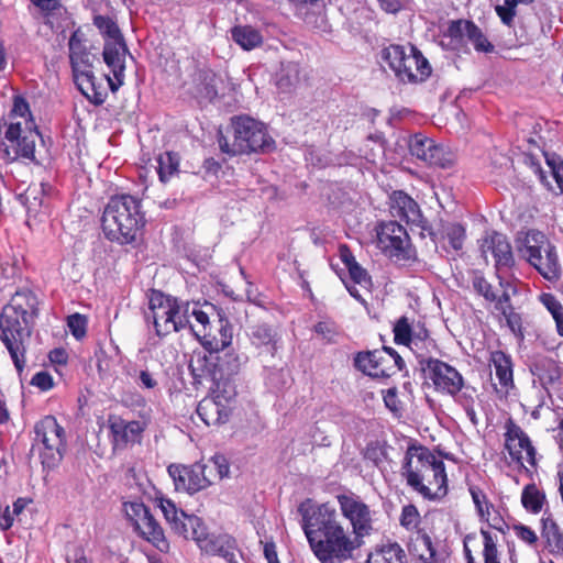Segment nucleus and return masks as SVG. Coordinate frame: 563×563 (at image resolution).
<instances>
[{"instance_id":"nucleus-1","label":"nucleus","mask_w":563,"mask_h":563,"mask_svg":"<svg viewBox=\"0 0 563 563\" xmlns=\"http://www.w3.org/2000/svg\"><path fill=\"white\" fill-rule=\"evenodd\" d=\"M340 512L350 522L344 526L336 510L328 504L318 506L310 515L302 512V529L311 551L320 563H344L352 560L363 538L374 530V512L363 499L350 492L335 496Z\"/></svg>"},{"instance_id":"nucleus-2","label":"nucleus","mask_w":563,"mask_h":563,"mask_svg":"<svg viewBox=\"0 0 563 563\" xmlns=\"http://www.w3.org/2000/svg\"><path fill=\"white\" fill-rule=\"evenodd\" d=\"M38 303L34 292L20 290L0 313V340L19 373L25 365L26 346L38 316Z\"/></svg>"},{"instance_id":"nucleus-3","label":"nucleus","mask_w":563,"mask_h":563,"mask_svg":"<svg viewBox=\"0 0 563 563\" xmlns=\"http://www.w3.org/2000/svg\"><path fill=\"white\" fill-rule=\"evenodd\" d=\"M401 475L424 498H441L448 493L444 463L427 448L411 445L407 449Z\"/></svg>"},{"instance_id":"nucleus-4","label":"nucleus","mask_w":563,"mask_h":563,"mask_svg":"<svg viewBox=\"0 0 563 563\" xmlns=\"http://www.w3.org/2000/svg\"><path fill=\"white\" fill-rule=\"evenodd\" d=\"M144 223L141 201L131 195L111 197L101 218L102 230L107 239L120 244H130L136 241Z\"/></svg>"},{"instance_id":"nucleus-5","label":"nucleus","mask_w":563,"mask_h":563,"mask_svg":"<svg viewBox=\"0 0 563 563\" xmlns=\"http://www.w3.org/2000/svg\"><path fill=\"white\" fill-rule=\"evenodd\" d=\"M219 332V339L205 334L202 345L209 354H198L190 361L189 369L196 378L209 377L212 382H223V379H231L240 371L239 357L235 354L220 353L231 343V333L227 324L221 323Z\"/></svg>"},{"instance_id":"nucleus-6","label":"nucleus","mask_w":563,"mask_h":563,"mask_svg":"<svg viewBox=\"0 0 563 563\" xmlns=\"http://www.w3.org/2000/svg\"><path fill=\"white\" fill-rule=\"evenodd\" d=\"M232 130V142L222 134L218 137L221 152L229 156L253 152L269 153L275 148V141L268 135L264 124L253 118H233Z\"/></svg>"},{"instance_id":"nucleus-7","label":"nucleus","mask_w":563,"mask_h":563,"mask_svg":"<svg viewBox=\"0 0 563 563\" xmlns=\"http://www.w3.org/2000/svg\"><path fill=\"white\" fill-rule=\"evenodd\" d=\"M383 58L404 82L424 81L431 74L428 59L415 46L407 53L404 46L390 45L383 51Z\"/></svg>"},{"instance_id":"nucleus-8","label":"nucleus","mask_w":563,"mask_h":563,"mask_svg":"<svg viewBox=\"0 0 563 563\" xmlns=\"http://www.w3.org/2000/svg\"><path fill=\"white\" fill-rule=\"evenodd\" d=\"M519 252L545 279H559L561 265L556 249L542 232L529 231Z\"/></svg>"},{"instance_id":"nucleus-9","label":"nucleus","mask_w":563,"mask_h":563,"mask_svg":"<svg viewBox=\"0 0 563 563\" xmlns=\"http://www.w3.org/2000/svg\"><path fill=\"white\" fill-rule=\"evenodd\" d=\"M65 430L57 420L47 416L35 424L33 450L38 452L41 463L46 468L56 467L63 459Z\"/></svg>"},{"instance_id":"nucleus-10","label":"nucleus","mask_w":563,"mask_h":563,"mask_svg":"<svg viewBox=\"0 0 563 563\" xmlns=\"http://www.w3.org/2000/svg\"><path fill=\"white\" fill-rule=\"evenodd\" d=\"M417 360L426 377L433 383L435 390L450 396L461 391L464 380L455 367L426 353H418Z\"/></svg>"},{"instance_id":"nucleus-11","label":"nucleus","mask_w":563,"mask_h":563,"mask_svg":"<svg viewBox=\"0 0 563 563\" xmlns=\"http://www.w3.org/2000/svg\"><path fill=\"white\" fill-rule=\"evenodd\" d=\"M377 247L395 262H406L412 257L407 231L396 221L382 222L376 229Z\"/></svg>"},{"instance_id":"nucleus-12","label":"nucleus","mask_w":563,"mask_h":563,"mask_svg":"<svg viewBox=\"0 0 563 563\" xmlns=\"http://www.w3.org/2000/svg\"><path fill=\"white\" fill-rule=\"evenodd\" d=\"M123 507L128 519L142 538L153 543L162 552L168 550L169 544L162 527L144 504L130 501L124 503Z\"/></svg>"},{"instance_id":"nucleus-13","label":"nucleus","mask_w":563,"mask_h":563,"mask_svg":"<svg viewBox=\"0 0 563 563\" xmlns=\"http://www.w3.org/2000/svg\"><path fill=\"white\" fill-rule=\"evenodd\" d=\"M167 471L177 490L195 494L211 485L203 463H196L189 466L172 464Z\"/></svg>"},{"instance_id":"nucleus-14","label":"nucleus","mask_w":563,"mask_h":563,"mask_svg":"<svg viewBox=\"0 0 563 563\" xmlns=\"http://www.w3.org/2000/svg\"><path fill=\"white\" fill-rule=\"evenodd\" d=\"M408 145L411 155L428 165L446 168L453 164L451 153L420 133L411 136Z\"/></svg>"},{"instance_id":"nucleus-15","label":"nucleus","mask_w":563,"mask_h":563,"mask_svg":"<svg viewBox=\"0 0 563 563\" xmlns=\"http://www.w3.org/2000/svg\"><path fill=\"white\" fill-rule=\"evenodd\" d=\"M129 54L124 38L121 40H106L103 46V60L111 69L114 79L107 77L110 89L115 92L124 80L125 58Z\"/></svg>"},{"instance_id":"nucleus-16","label":"nucleus","mask_w":563,"mask_h":563,"mask_svg":"<svg viewBox=\"0 0 563 563\" xmlns=\"http://www.w3.org/2000/svg\"><path fill=\"white\" fill-rule=\"evenodd\" d=\"M175 298L165 296L162 292H153L150 298V310L152 311L153 323L156 334L159 336L169 334L176 328V323H172Z\"/></svg>"},{"instance_id":"nucleus-17","label":"nucleus","mask_w":563,"mask_h":563,"mask_svg":"<svg viewBox=\"0 0 563 563\" xmlns=\"http://www.w3.org/2000/svg\"><path fill=\"white\" fill-rule=\"evenodd\" d=\"M481 251L486 261H488V254L492 255L498 271L514 264L511 246L501 233L493 232L485 236L481 244Z\"/></svg>"},{"instance_id":"nucleus-18","label":"nucleus","mask_w":563,"mask_h":563,"mask_svg":"<svg viewBox=\"0 0 563 563\" xmlns=\"http://www.w3.org/2000/svg\"><path fill=\"white\" fill-rule=\"evenodd\" d=\"M108 424L114 446L121 448L128 444L140 443L144 431V423L141 421H129L119 416L111 415L108 418Z\"/></svg>"},{"instance_id":"nucleus-19","label":"nucleus","mask_w":563,"mask_h":563,"mask_svg":"<svg viewBox=\"0 0 563 563\" xmlns=\"http://www.w3.org/2000/svg\"><path fill=\"white\" fill-rule=\"evenodd\" d=\"M505 446L511 459L520 464L523 460L534 464L536 450L528 435L517 426L508 428Z\"/></svg>"},{"instance_id":"nucleus-20","label":"nucleus","mask_w":563,"mask_h":563,"mask_svg":"<svg viewBox=\"0 0 563 563\" xmlns=\"http://www.w3.org/2000/svg\"><path fill=\"white\" fill-rule=\"evenodd\" d=\"M196 543L206 554L219 555L228 563H238L234 554V541L228 536L209 534L205 528V534L196 538Z\"/></svg>"},{"instance_id":"nucleus-21","label":"nucleus","mask_w":563,"mask_h":563,"mask_svg":"<svg viewBox=\"0 0 563 563\" xmlns=\"http://www.w3.org/2000/svg\"><path fill=\"white\" fill-rule=\"evenodd\" d=\"M385 352L367 351L360 352L354 358V365L357 369L372 377H389L393 366H387Z\"/></svg>"},{"instance_id":"nucleus-22","label":"nucleus","mask_w":563,"mask_h":563,"mask_svg":"<svg viewBox=\"0 0 563 563\" xmlns=\"http://www.w3.org/2000/svg\"><path fill=\"white\" fill-rule=\"evenodd\" d=\"M197 415L207 426H221L229 421L231 408L213 397L203 398L197 406Z\"/></svg>"},{"instance_id":"nucleus-23","label":"nucleus","mask_w":563,"mask_h":563,"mask_svg":"<svg viewBox=\"0 0 563 563\" xmlns=\"http://www.w3.org/2000/svg\"><path fill=\"white\" fill-rule=\"evenodd\" d=\"M394 217H399L408 223L419 224L422 219L418 203L404 191H395L390 205Z\"/></svg>"},{"instance_id":"nucleus-24","label":"nucleus","mask_w":563,"mask_h":563,"mask_svg":"<svg viewBox=\"0 0 563 563\" xmlns=\"http://www.w3.org/2000/svg\"><path fill=\"white\" fill-rule=\"evenodd\" d=\"M366 563H407V555L400 544L388 541L377 547Z\"/></svg>"},{"instance_id":"nucleus-25","label":"nucleus","mask_w":563,"mask_h":563,"mask_svg":"<svg viewBox=\"0 0 563 563\" xmlns=\"http://www.w3.org/2000/svg\"><path fill=\"white\" fill-rule=\"evenodd\" d=\"M197 93L200 98L213 100L218 96L220 79L210 69H200L195 76Z\"/></svg>"},{"instance_id":"nucleus-26","label":"nucleus","mask_w":563,"mask_h":563,"mask_svg":"<svg viewBox=\"0 0 563 563\" xmlns=\"http://www.w3.org/2000/svg\"><path fill=\"white\" fill-rule=\"evenodd\" d=\"M251 340L257 347H265L272 355L277 350V332L268 324L262 323L252 327Z\"/></svg>"},{"instance_id":"nucleus-27","label":"nucleus","mask_w":563,"mask_h":563,"mask_svg":"<svg viewBox=\"0 0 563 563\" xmlns=\"http://www.w3.org/2000/svg\"><path fill=\"white\" fill-rule=\"evenodd\" d=\"M80 92L95 106H101L107 98V90L97 85L95 75L81 77L75 81Z\"/></svg>"},{"instance_id":"nucleus-28","label":"nucleus","mask_w":563,"mask_h":563,"mask_svg":"<svg viewBox=\"0 0 563 563\" xmlns=\"http://www.w3.org/2000/svg\"><path fill=\"white\" fill-rule=\"evenodd\" d=\"M299 81V65L294 62L283 64L276 82L279 91L284 93H289L297 87Z\"/></svg>"},{"instance_id":"nucleus-29","label":"nucleus","mask_w":563,"mask_h":563,"mask_svg":"<svg viewBox=\"0 0 563 563\" xmlns=\"http://www.w3.org/2000/svg\"><path fill=\"white\" fill-rule=\"evenodd\" d=\"M542 525V537L545 539L549 551L554 554H563V533L556 522L551 518H544Z\"/></svg>"},{"instance_id":"nucleus-30","label":"nucleus","mask_w":563,"mask_h":563,"mask_svg":"<svg viewBox=\"0 0 563 563\" xmlns=\"http://www.w3.org/2000/svg\"><path fill=\"white\" fill-rule=\"evenodd\" d=\"M232 38L245 51H250L262 44V35L260 32L249 25L233 27Z\"/></svg>"},{"instance_id":"nucleus-31","label":"nucleus","mask_w":563,"mask_h":563,"mask_svg":"<svg viewBox=\"0 0 563 563\" xmlns=\"http://www.w3.org/2000/svg\"><path fill=\"white\" fill-rule=\"evenodd\" d=\"M396 343L408 345L417 355L420 344H426L421 339L411 338V327L406 317H401L394 327Z\"/></svg>"},{"instance_id":"nucleus-32","label":"nucleus","mask_w":563,"mask_h":563,"mask_svg":"<svg viewBox=\"0 0 563 563\" xmlns=\"http://www.w3.org/2000/svg\"><path fill=\"white\" fill-rule=\"evenodd\" d=\"M490 362L501 385L507 386L512 382L511 361L508 355L503 351H494L490 354Z\"/></svg>"},{"instance_id":"nucleus-33","label":"nucleus","mask_w":563,"mask_h":563,"mask_svg":"<svg viewBox=\"0 0 563 563\" xmlns=\"http://www.w3.org/2000/svg\"><path fill=\"white\" fill-rule=\"evenodd\" d=\"M412 554L422 563H434L435 549L427 533H419L412 544Z\"/></svg>"},{"instance_id":"nucleus-34","label":"nucleus","mask_w":563,"mask_h":563,"mask_svg":"<svg viewBox=\"0 0 563 563\" xmlns=\"http://www.w3.org/2000/svg\"><path fill=\"white\" fill-rule=\"evenodd\" d=\"M157 173L161 181L166 183L178 172L179 156L173 152H165L157 157Z\"/></svg>"},{"instance_id":"nucleus-35","label":"nucleus","mask_w":563,"mask_h":563,"mask_svg":"<svg viewBox=\"0 0 563 563\" xmlns=\"http://www.w3.org/2000/svg\"><path fill=\"white\" fill-rule=\"evenodd\" d=\"M544 500V494L541 493L534 484H529L523 488L521 503L527 510L538 514L541 511Z\"/></svg>"},{"instance_id":"nucleus-36","label":"nucleus","mask_w":563,"mask_h":563,"mask_svg":"<svg viewBox=\"0 0 563 563\" xmlns=\"http://www.w3.org/2000/svg\"><path fill=\"white\" fill-rule=\"evenodd\" d=\"M203 466L211 485L216 481H221L222 478L227 477L230 472L229 463L223 455L213 456L207 463H203Z\"/></svg>"},{"instance_id":"nucleus-37","label":"nucleus","mask_w":563,"mask_h":563,"mask_svg":"<svg viewBox=\"0 0 563 563\" xmlns=\"http://www.w3.org/2000/svg\"><path fill=\"white\" fill-rule=\"evenodd\" d=\"M92 58H95V56H92L88 51H86L69 59L74 81L80 79L81 77H86L93 74Z\"/></svg>"},{"instance_id":"nucleus-38","label":"nucleus","mask_w":563,"mask_h":563,"mask_svg":"<svg viewBox=\"0 0 563 563\" xmlns=\"http://www.w3.org/2000/svg\"><path fill=\"white\" fill-rule=\"evenodd\" d=\"M159 508L166 519V521L170 525L172 529L175 532H184V525L180 526V520L183 519L181 512L183 510H178L175 503L167 498H161Z\"/></svg>"},{"instance_id":"nucleus-39","label":"nucleus","mask_w":563,"mask_h":563,"mask_svg":"<svg viewBox=\"0 0 563 563\" xmlns=\"http://www.w3.org/2000/svg\"><path fill=\"white\" fill-rule=\"evenodd\" d=\"M45 194L44 184L31 185L22 195L23 203L29 212H38L43 205V197Z\"/></svg>"},{"instance_id":"nucleus-40","label":"nucleus","mask_w":563,"mask_h":563,"mask_svg":"<svg viewBox=\"0 0 563 563\" xmlns=\"http://www.w3.org/2000/svg\"><path fill=\"white\" fill-rule=\"evenodd\" d=\"M183 519L180 520V526L184 525V532H176L179 536H183L185 539H192L196 541V538L205 534V525L200 518L196 516H188L185 512H181Z\"/></svg>"},{"instance_id":"nucleus-41","label":"nucleus","mask_w":563,"mask_h":563,"mask_svg":"<svg viewBox=\"0 0 563 563\" xmlns=\"http://www.w3.org/2000/svg\"><path fill=\"white\" fill-rule=\"evenodd\" d=\"M537 375L543 385H552L561 377V368L551 360L536 365Z\"/></svg>"},{"instance_id":"nucleus-42","label":"nucleus","mask_w":563,"mask_h":563,"mask_svg":"<svg viewBox=\"0 0 563 563\" xmlns=\"http://www.w3.org/2000/svg\"><path fill=\"white\" fill-rule=\"evenodd\" d=\"M540 301L555 320L559 334L563 335V307L561 302L552 294H542L540 296Z\"/></svg>"},{"instance_id":"nucleus-43","label":"nucleus","mask_w":563,"mask_h":563,"mask_svg":"<svg viewBox=\"0 0 563 563\" xmlns=\"http://www.w3.org/2000/svg\"><path fill=\"white\" fill-rule=\"evenodd\" d=\"M93 24L106 36V40H121L123 35L117 25V23L109 16L96 15L93 18Z\"/></svg>"},{"instance_id":"nucleus-44","label":"nucleus","mask_w":563,"mask_h":563,"mask_svg":"<svg viewBox=\"0 0 563 563\" xmlns=\"http://www.w3.org/2000/svg\"><path fill=\"white\" fill-rule=\"evenodd\" d=\"M38 137V131L30 129L15 144L19 155L24 158L34 159L35 142Z\"/></svg>"},{"instance_id":"nucleus-45","label":"nucleus","mask_w":563,"mask_h":563,"mask_svg":"<svg viewBox=\"0 0 563 563\" xmlns=\"http://www.w3.org/2000/svg\"><path fill=\"white\" fill-rule=\"evenodd\" d=\"M533 0H505L504 4L496 5L495 10L504 24L510 26L516 15V8L519 3L529 4Z\"/></svg>"},{"instance_id":"nucleus-46","label":"nucleus","mask_w":563,"mask_h":563,"mask_svg":"<svg viewBox=\"0 0 563 563\" xmlns=\"http://www.w3.org/2000/svg\"><path fill=\"white\" fill-rule=\"evenodd\" d=\"M466 37L474 45L475 49L478 52L489 53V52H493V49H494L493 44H490V42H488V40L483 34L481 29H478L473 22L471 23V26H470Z\"/></svg>"},{"instance_id":"nucleus-47","label":"nucleus","mask_w":563,"mask_h":563,"mask_svg":"<svg viewBox=\"0 0 563 563\" xmlns=\"http://www.w3.org/2000/svg\"><path fill=\"white\" fill-rule=\"evenodd\" d=\"M387 457L386 448L378 441L371 442L364 450V459L379 466Z\"/></svg>"},{"instance_id":"nucleus-48","label":"nucleus","mask_w":563,"mask_h":563,"mask_svg":"<svg viewBox=\"0 0 563 563\" xmlns=\"http://www.w3.org/2000/svg\"><path fill=\"white\" fill-rule=\"evenodd\" d=\"M213 398L223 401L224 404H229L231 399H233L236 395L235 387L232 384L231 379H223V382H213Z\"/></svg>"},{"instance_id":"nucleus-49","label":"nucleus","mask_w":563,"mask_h":563,"mask_svg":"<svg viewBox=\"0 0 563 563\" xmlns=\"http://www.w3.org/2000/svg\"><path fill=\"white\" fill-rule=\"evenodd\" d=\"M481 534L484 539V550H483V556L485 563H500L498 558V550L496 541L493 539L492 534L482 529Z\"/></svg>"},{"instance_id":"nucleus-50","label":"nucleus","mask_w":563,"mask_h":563,"mask_svg":"<svg viewBox=\"0 0 563 563\" xmlns=\"http://www.w3.org/2000/svg\"><path fill=\"white\" fill-rule=\"evenodd\" d=\"M470 493L472 495L473 501L476 506V509L481 518L488 521L489 508L493 506L488 503L485 494L481 489L475 487L470 488Z\"/></svg>"},{"instance_id":"nucleus-51","label":"nucleus","mask_w":563,"mask_h":563,"mask_svg":"<svg viewBox=\"0 0 563 563\" xmlns=\"http://www.w3.org/2000/svg\"><path fill=\"white\" fill-rule=\"evenodd\" d=\"M67 325L76 339H82L87 331V318L80 313H74L67 318Z\"/></svg>"},{"instance_id":"nucleus-52","label":"nucleus","mask_w":563,"mask_h":563,"mask_svg":"<svg viewBox=\"0 0 563 563\" xmlns=\"http://www.w3.org/2000/svg\"><path fill=\"white\" fill-rule=\"evenodd\" d=\"M501 314L505 317L506 324L508 325L510 331L519 340H523L521 316L517 313L512 307H509V310H505L504 312H501Z\"/></svg>"},{"instance_id":"nucleus-53","label":"nucleus","mask_w":563,"mask_h":563,"mask_svg":"<svg viewBox=\"0 0 563 563\" xmlns=\"http://www.w3.org/2000/svg\"><path fill=\"white\" fill-rule=\"evenodd\" d=\"M420 516L413 505H407L402 508L400 515V525L407 530H413L418 527Z\"/></svg>"},{"instance_id":"nucleus-54","label":"nucleus","mask_w":563,"mask_h":563,"mask_svg":"<svg viewBox=\"0 0 563 563\" xmlns=\"http://www.w3.org/2000/svg\"><path fill=\"white\" fill-rule=\"evenodd\" d=\"M446 239L449 241V244L452 249L455 251H459L463 246L464 238H465V230L460 224H451L446 228L445 231Z\"/></svg>"},{"instance_id":"nucleus-55","label":"nucleus","mask_w":563,"mask_h":563,"mask_svg":"<svg viewBox=\"0 0 563 563\" xmlns=\"http://www.w3.org/2000/svg\"><path fill=\"white\" fill-rule=\"evenodd\" d=\"M471 23L472 22L467 20L452 21L448 26L445 34L452 40L461 42L464 37H466Z\"/></svg>"},{"instance_id":"nucleus-56","label":"nucleus","mask_w":563,"mask_h":563,"mask_svg":"<svg viewBox=\"0 0 563 563\" xmlns=\"http://www.w3.org/2000/svg\"><path fill=\"white\" fill-rule=\"evenodd\" d=\"M472 284L475 291L487 301L493 302L497 299V294L494 291L493 286L483 276H475Z\"/></svg>"},{"instance_id":"nucleus-57","label":"nucleus","mask_w":563,"mask_h":563,"mask_svg":"<svg viewBox=\"0 0 563 563\" xmlns=\"http://www.w3.org/2000/svg\"><path fill=\"white\" fill-rule=\"evenodd\" d=\"M176 323V328L173 329V332H178L185 328H190L191 331L195 333L196 336H200V331H196V327L191 323L190 320L186 319V316H184L179 308H178V300L175 298L174 300V311L172 317V323Z\"/></svg>"},{"instance_id":"nucleus-58","label":"nucleus","mask_w":563,"mask_h":563,"mask_svg":"<svg viewBox=\"0 0 563 563\" xmlns=\"http://www.w3.org/2000/svg\"><path fill=\"white\" fill-rule=\"evenodd\" d=\"M347 271L351 279L355 284L366 289L372 285L369 275L367 274L366 269H364L358 263L353 264L351 267L347 268Z\"/></svg>"},{"instance_id":"nucleus-59","label":"nucleus","mask_w":563,"mask_h":563,"mask_svg":"<svg viewBox=\"0 0 563 563\" xmlns=\"http://www.w3.org/2000/svg\"><path fill=\"white\" fill-rule=\"evenodd\" d=\"M314 332L328 342H332L338 334L335 323L330 320L318 322L314 325Z\"/></svg>"},{"instance_id":"nucleus-60","label":"nucleus","mask_w":563,"mask_h":563,"mask_svg":"<svg viewBox=\"0 0 563 563\" xmlns=\"http://www.w3.org/2000/svg\"><path fill=\"white\" fill-rule=\"evenodd\" d=\"M68 48H69V59L74 56L86 52L87 48L84 45V34L77 30L75 31L68 42Z\"/></svg>"},{"instance_id":"nucleus-61","label":"nucleus","mask_w":563,"mask_h":563,"mask_svg":"<svg viewBox=\"0 0 563 563\" xmlns=\"http://www.w3.org/2000/svg\"><path fill=\"white\" fill-rule=\"evenodd\" d=\"M192 317L198 322V324L201 327V329L197 330V331H200V336H198V338L200 339L201 342L203 341L205 334H209L210 336H213L209 331H207L208 328L210 327V322H209V316L206 311H203L197 307V309L192 311Z\"/></svg>"},{"instance_id":"nucleus-62","label":"nucleus","mask_w":563,"mask_h":563,"mask_svg":"<svg viewBox=\"0 0 563 563\" xmlns=\"http://www.w3.org/2000/svg\"><path fill=\"white\" fill-rule=\"evenodd\" d=\"M31 384L33 386L38 387L41 390H48L53 387V377L47 372H38L36 373Z\"/></svg>"},{"instance_id":"nucleus-63","label":"nucleus","mask_w":563,"mask_h":563,"mask_svg":"<svg viewBox=\"0 0 563 563\" xmlns=\"http://www.w3.org/2000/svg\"><path fill=\"white\" fill-rule=\"evenodd\" d=\"M514 529L516 531L517 537L520 538L522 541L529 544H534L537 542L538 537L531 528L523 525H519L515 526Z\"/></svg>"},{"instance_id":"nucleus-64","label":"nucleus","mask_w":563,"mask_h":563,"mask_svg":"<svg viewBox=\"0 0 563 563\" xmlns=\"http://www.w3.org/2000/svg\"><path fill=\"white\" fill-rule=\"evenodd\" d=\"M547 163L551 169V177L555 179L559 188L563 191V165L562 163L556 164L554 159L547 157Z\"/></svg>"}]
</instances>
